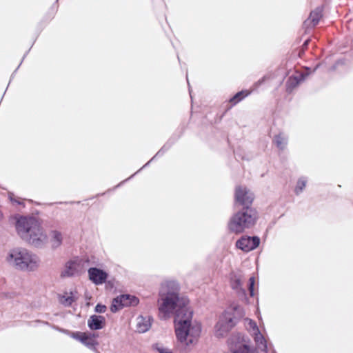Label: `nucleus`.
<instances>
[{
	"mask_svg": "<svg viewBox=\"0 0 353 353\" xmlns=\"http://www.w3.org/2000/svg\"><path fill=\"white\" fill-rule=\"evenodd\" d=\"M161 303L159 305V312L165 316H169L174 314V323L177 340L188 345L193 341H188V335L191 320L193 316V311L188 307V300L180 298L176 292H160Z\"/></svg>",
	"mask_w": 353,
	"mask_h": 353,
	"instance_id": "1",
	"label": "nucleus"
},
{
	"mask_svg": "<svg viewBox=\"0 0 353 353\" xmlns=\"http://www.w3.org/2000/svg\"><path fill=\"white\" fill-rule=\"evenodd\" d=\"M16 230L21 238L37 249H44L48 237L39 221L34 216H21L17 219Z\"/></svg>",
	"mask_w": 353,
	"mask_h": 353,
	"instance_id": "2",
	"label": "nucleus"
},
{
	"mask_svg": "<svg viewBox=\"0 0 353 353\" xmlns=\"http://www.w3.org/2000/svg\"><path fill=\"white\" fill-rule=\"evenodd\" d=\"M244 316V309L240 305L232 303L228 305L214 325L215 336L219 339L225 337Z\"/></svg>",
	"mask_w": 353,
	"mask_h": 353,
	"instance_id": "3",
	"label": "nucleus"
},
{
	"mask_svg": "<svg viewBox=\"0 0 353 353\" xmlns=\"http://www.w3.org/2000/svg\"><path fill=\"white\" fill-rule=\"evenodd\" d=\"M259 219L257 210L252 206L242 208L234 213L228 224V230L234 234L243 233L246 229L255 225Z\"/></svg>",
	"mask_w": 353,
	"mask_h": 353,
	"instance_id": "4",
	"label": "nucleus"
},
{
	"mask_svg": "<svg viewBox=\"0 0 353 353\" xmlns=\"http://www.w3.org/2000/svg\"><path fill=\"white\" fill-rule=\"evenodd\" d=\"M7 260L17 269L28 272L36 270L40 263L39 258L36 254L24 248L12 250Z\"/></svg>",
	"mask_w": 353,
	"mask_h": 353,
	"instance_id": "5",
	"label": "nucleus"
},
{
	"mask_svg": "<svg viewBox=\"0 0 353 353\" xmlns=\"http://www.w3.org/2000/svg\"><path fill=\"white\" fill-rule=\"evenodd\" d=\"M228 345L231 353H259L249 336L242 332H234L228 339Z\"/></svg>",
	"mask_w": 353,
	"mask_h": 353,
	"instance_id": "6",
	"label": "nucleus"
},
{
	"mask_svg": "<svg viewBox=\"0 0 353 353\" xmlns=\"http://www.w3.org/2000/svg\"><path fill=\"white\" fill-rule=\"evenodd\" d=\"M234 200L236 203L241 205L242 208L251 206L254 201V195L246 187L239 185L235 188Z\"/></svg>",
	"mask_w": 353,
	"mask_h": 353,
	"instance_id": "7",
	"label": "nucleus"
},
{
	"mask_svg": "<svg viewBox=\"0 0 353 353\" xmlns=\"http://www.w3.org/2000/svg\"><path fill=\"white\" fill-rule=\"evenodd\" d=\"M261 240L258 236H243L236 242V247L244 252H249L256 249Z\"/></svg>",
	"mask_w": 353,
	"mask_h": 353,
	"instance_id": "8",
	"label": "nucleus"
},
{
	"mask_svg": "<svg viewBox=\"0 0 353 353\" xmlns=\"http://www.w3.org/2000/svg\"><path fill=\"white\" fill-rule=\"evenodd\" d=\"M89 279L96 285L106 282L108 274L106 271L97 267H91L88 270Z\"/></svg>",
	"mask_w": 353,
	"mask_h": 353,
	"instance_id": "9",
	"label": "nucleus"
},
{
	"mask_svg": "<svg viewBox=\"0 0 353 353\" xmlns=\"http://www.w3.org/2000/svg\"><path fill=\"white\" fill-rule=\"evenodd\" d=\"M306 72H301L299 75H292L290 76L285 82V90L288 93H291L295 88H296L302 81H303L305 78L310 73V68L307 67Z\"/></svg>",
	"mask_w": 353,
	"mask_h": 353,
	"instance_id": "10",
	"label": "nucleus"
},
{
	"mask_svg": "<svg viewBox=\"0 0 353 353\" xmlns=\"http://www.w3.org/2000/svg\"><path fill=\"white\" fill-rule=\"evenodd\" d=\"M230 286L235 291L238 298L243 301L248 302V299L245 290L242 287L241 279L237 275L232 276L230 279Z\"/></svg>",
	"mask_w": 353,
	"mask_h": 353,
	"instance_id": "11",
	"label": "nucleus"
},
{
	"mask_svg": "<svg viewBox=\"0 0 353 353\" xmlns=\"http://www.w3.org/2000/svg\"><path fill=\"white\" fill-rule=\"evenodd\" d=\"M105 324V318L101 315L92 314L88 319V327L92 331L101 330Z\"/></svg>",
	"mask_w": 353,
	"mask_h": 353,
	"instance_id": "12",
	"label": "nucleus"
},
{
	"mask_svg": "<svg viewBox=\"0 0 353 353\" xmlns=\"http://www.w3.org/2000/svg\"><path fill=\"white\" fill-rule=\"evenodd\" d=\"M98 336L99 334L97 333L85 332L83 336L85 341L81 342V343L91 350H96L97 347L99 345V342L96 339Z\"/></svg>",
	"mask_w": 353,
	"mask_h": 353,
	"instance_id": "13",
	"label": "nucleus"
},
{
	"mask_svg": "<svg viewBox=\"0 0 353 353\" xmlns=\"http://www.w3.org/2000/svg\"><path fill=\"white\" fill-rule=\"evenodd\" d=\"M153 319L150 316H140L137 318V327L138 332L140 333H145L149 330L152 325Z\"/></svg>",
	"mask_w": 353,
	"mask_h": 353,
	"instance_id": "14",
	"label": "nucleus"
},
{
	"mask_svg": "<svg viewBox=\"0 0 353 353\" xmlns=\"http://www.w3.org/2000/svg\"><path fill=\"white\" fill-rule=\"evenodd\" d=\"M128 296L121 294L113 299L112 302L110 305V311L112 313H116L119 312L122 308L127 307V303L125 301V299H127Z\"/></svg>",
	"mask_w": 353,
	"mask_h": 353,
	"instance_id": "15",
	"label": "nucleus"
},
{
	"mask_svg": "<svg viewBox=\"0 0 353 353\" xmlns=\"http://www.w3.org/2000/svg\"><path fill=\"white\" fill-rule=\"evenodd\" d=\"M77 263L74 261H69L65 263V270L61 272V277H72L77 272Z\"/></svg>",
	"mask_w": 353,
	"mask_h": 353,
	"instance_id": "16",
	"label": "nucleus"
},
{
	"mask_svg": "<svg viewBox=\"0 0 353 353\" xmlns=\"http://www.w3.org/2000/svg\"><path fill=\"white\" fill-rule=\"evenodd\" d=\"M51 248L56 250L60 247L63 243V236L61 232L57 230H52L50 232Z\"/></svg>",
	"mask_w": 353,
	"mask_h": 353,
	"instance_id": "17",
	"label": "nucleus"
},
{
	"mask_svg": "<svg viewBox=\"0 0 353 353\" xmlns=\"http://www.w3.org/2000/svg\"><path fill=\"white\" fill-rule=\"evenodd\" d=\"M77 292H70V295H68V293L65 292L63 294H59V300L60 303H61L65 307H70L74 302L77 300V297L74 296Z\"/></svg>",
	"mask_w": 353,
	"mask_h": 353,
	"instance_id": "18",
	"label": "nucleus"
},
{
	"mask_svg": "<svg viewBox=\"0 0 353 353\" xmlns=\"http://www.w3.org/2000/svg\"><path fill=\"white\" fill-rule=\"evenodd\" d=\"M254 335V340L256 343V344L261 348V350L266 352H268V345L267 342L261 334L260 330H258L256 332L253 333Z\"/></svg>",
	"mask_w": 353,
	"mask_h": 353,
	"instance_id": "19",
	"label": "nucleus"
},
{
	"mask_svg": "<svg viewBox=\"0 0 353 353\" xmlns=\"http://www.w3.org/2000/svg\"><path fill=\"white\" fill-rule=\"evenodd\" d=\"M321 17L322 10L318 8L310 12L309 18L305 21V23L310 21L312 26L314 27L319 23Z\"/></svg>",
	"mask_w": 353,
	"mask_h": 353,
	"instance_id": "20",
	"label": "nucleus"
},
{
	"mask_svg": "<svg viewBox=\"0 0 353 353\" xmlns=\"http://www.w3.org/2000/svg\"><path fill=\"white\" fill-rule=\"evenodd\" d=\"M273 142L279 150H283L288 144V138L279 133L274 136Z\"/></svg>",
	"mask_w": 353,
	"mask_h": 353,
	"instance_id": "21",
	"label": "nucleus"
},
{
	"mask_svg": "<svg viewBox=\"0 0 353 353\" xmlns=\"http://www.w3.org/2000/svg\"><path fill=\"white\" fill-rule=\"evenodd\" d=\"M250 93V92L247 90L239 91L229 99V102L232 104V105H235L246 97H248Z\"/></svg>",
	"mask_w": 353,
	"mask_h": 353,
	"instance_id": "22",
	"label": "nucleus"
},
{
	"mask_svg": "<svg viewBox=\"0 0 353 353\" xmlns=\"http://www.w3.org/2000/svg\"><path fill=\"white\" fill-rule=\"evenodd\" d=\"M307 182V178L302 176L297 180L296 185L294 188L296 195H299L304 190Z\"/></svg>",
	"mask_w": 353,
	"mask_h": 353,
	"instance_id": "23",
	"label": "nucleus"
},
{
	"mask_svg": "<svg viewBox=\"0 0 353 353\" xmlns=\"http://www.w3.org/2000/svg\"><path fill=\"white\" fill-rule=\"evenodd\" d=\"M201 323H196L194 325H192V323H190V326L189 328V332L188 336H191L193 337H198L199 336L201 332Z\"/></svg>",
	"mask_w": 353,
	"mask_h": 353,
	"instance_id": "24",
	"label": "nucleus"
},
{
	"mask_svg": "<svg viewBox=\"0 0 353 353\" xmlns=\"http://www.w3.org/2000/svg\"><path fill=\"white\" fill-rule=\"evenodd\" d=\"M167 292H176L179 293L180 289L179 284L176 281L172 280L166 282Z\"/></svg>",
	"mask_w": 353,
	"mask_h": 353,
	"instance_id": "25",
	"label": "nucleus"
},
{
	"mask_svg": "<svg viewBox=\"0 0 353 353\" xmlns=\"http://www.w3.org/2000/svg\"><path fill=\"white\" fill-rule=\"evenodd\" d=\"M183 134V130L179 131V132H174L172 136L168 139V140L165 142L168 144L171 148L175 144L178 140L181 138Z\"/></svg>",
	"mask_w": 353,
	"mask_h": 353,
	"instance_id": "26",
	"label": "nucleus"
},
{
	"mask_svg": "<svg viewBox=\"0 0 353 353\" xmlns=\"http://www.w3.org/2000/svg\"><path fill=\"white\" fill-rule=\"evenodd\" d=\"M152 350L157 351L159 353H173L171 350L164 347L161 343H154L152 346Z\"/></svg>",
	"mask_w": 353,
	"mask_h": 353,
	"instance_id": "27",
	"label": "nucleus"
},
{
	"mask_svg": "<svg viewBox=\"0 0 353 353\" xmlns=\"http://www.w3.org/2000/svg\"><path fill=\"white\" fill-rule=\"evenodd\" d=\"M84 334H85V332H80V331L71 332L70 331L69 336H70L71 338L81 343L85 341V338L83 337Z\"/></svg>",
	"mask_w": 353,
	"mask_h": 353,
	"instance_id": "28",
	"label": "nucleus"
},
{
	"mask_svg": "<svg viewBox=\"0 0 353 353\" xmlns=\"http://www.w3.org/2000/svg\"><path fill=\"white\" fill-rule=\"evenodd\" d=\"M128 296L127 299H125V303H127V307L128 306H135L137 305L139 303V300L135 296H132L130 294H125Z\"/></svg>",
	"mask_w": 353,
	"mask_h": 353,
	"instance_id": "29",
	"label": "nucleus"
},
{
	"mask_svg": "<svg viewBox=\"0 0 353 353\" xmlns=\"http://www.w3.org/2000/svg\"><path fill=\"white\" fill-rule=\"evenodd\" d=\"M154 161V158H152L149 161H148L145 165H143V167H141L139 170H137L135 173H134L133 174H132L130 177H128V179L123 180V181H121L120 183H119L115 188H118L119 186H121L122 184H123L125 182L130 180L131 179H132L134 177V176L135 174H137L138 172H139L141 170H143V168L148 167L150 163Z\"/></svg>",
	"mask_w": 353,
	"mask_h": 353,
	"instance_id": "30",
	"label": "nucleus"
},
{
	"mask_svg": "<svg viewBox=\"0 0 353 353\" xmlns=\"http://www.w3.org/2000/svg\"><path fill=\"white\" fill-rule=\"evenodd\" d=\"M254 285H255V278H254V276H251L249 279V283H248V290H249L250 296H254Z\"/></svg>",
	"mask_w": 353,
	"mask_h": 353,
	"instance_id": "31",
	"label": "nucleus"
},
{
	"mask_svg": "<svg viewBox=\"0 0 353 353\" xmlns=\"http://www.w3.org/2000/svg\"><path fill=\"white\" fill-rule=\"evenodd\" d=\"M106 310V306L102 303H97L94 307V312L99 314L105 313Z\"/></svg>",
	"mask_w": 353,
	"mask_h": 353,
	"instance_id": "32",
	"label": "nucleus"
},
{
	"mask_svg": "<svg viewBox=\"0 0 353 353\" xmlns=\"http://www.w3.org/2000/svg\"><path fill=\"white\" fill-rule=\"evenodd\" d=\"M248 325H249L251 329H252L253 333L256 332L258 330H260L256 323L252 319H249Z\"/></svg>",
	"mask_w": 353,
	"mask_h": 353,
	"instance_id": "33",
	"label": "nucleus"
},
{
	"mask_svg": "<svg viewBox=\"0 0 353 353\" xmlns=\"http://www.w3.org/2000/svg\"><path fill=\"white\" fill-rule=\"evenodd\" d=\"M53 328L55 329L56 330L63 333V334H65L68 335V336L70 335V330H69L61 328V327H59L56 326V325H54Z\"/></svg>",
	"mask_w": 353,
	"mask_h": 353,
	"instance_id": "34",
	"label": "nucleus"
},
{
	"mask_svg": "<svg viewBox=\"0 0 353 353\" xmlns=\"http://www.w3.org/2000/svg\"><path fill=\"white\" fill-rule=\"evenodd\" d=\"M30 50V49H29L23 55V58H22V60L21 61V63H19V65H18V67L16 68V70L13 72V73L11 74V77H10V81L12 80V78H14V76L15 74V73L17 72V70L19 69V68L20 67V65H21L23 61L24 60L25 57L27 56L28 53L29 52V51Z\"/></svg>",
	"mask_w": 353,
	"mask_h": 353,
	"instance_id": "35",
	"label": "nucleus"
},
{
	"mask_svg": "<svg viewBox=\"0 0 353 353\" xmlns=\"http://www.w3.org/2000/svg\"><path fill=\"white\" fill-rule=\"evenodd\" d=\"M171 147L167 144L166 143L160 148L161 152L165 154L167 151H168Z\"/></svg>",
	"mask_w": 353,
	"mask_h": 353,
	"instance_id": "36",
	"label": "nucleus"
},
{
	"mask_svg": "<svg viewBox=\"0 0 353 353\" xmlns=\"http://www.w3.org/2000/svg\"><path fill=\"white\" fill-rule=\"evenodd\" d=\"M171 147L167 144L166 143L160 148L161 152L165 154L167 151H168Z\"/></svg>",
	"mask_w": 353,
	"mask_h": 353,
	"instance_id": "37",
	"label": "nucleus"
},
{
	"mask_svg": "<svg viewBox=\"0 0 353 353\" xmlns=\"http://www.w3.org/2000/svg\"><path fill=\"white\" fill-rule=\"evenodd\" d=\"M171 147L167 144L166 143L160 148L161 152L165 154L167 151H168Z\"/></svg>",
	"mask_w": 353,
	"mask_h": 353,
	"instance_id": "38",
	"label": "nucleus"
},
{
	"mask_svg": "<svg viewBox=\"0 0 353 353\" xmlns=\"http://www.w3.org/2000/svg\"><path fill=\"white\" fill-rule=\"evenodd\" d=\"M266 79H267V77L266 76H263L262 78H261L259 80H258L255 83V85L256 87L260 86L261 85H262L265 81Z\"/></svg>",
	"mask_w": 353,
	"mask_h": 353,
	"instance_id": "39",
	"label": "nucleus"
},
{
	"mask_svg": "<svg viewBox=\"0 0 353 353\" xmlns=\"http://www.w3.org/2000/svg\"><path fill=\"white\" fill-rule=\"evenodd\" d=\"M57 1H58V0H56V2L52 5V6L51 8V11L53 13H54L57 10V8H58Z\"/></svg>",
	"mask_w": 353,
	"mask_h": 353,
	"instance_id": "40",
	"label": "nucleus"
},
{
	"mask_svg": "<svg viewBox=\"0 0 353 353\" xmlns=\"http://www.w3.org/2000/svg\"><path fill=\"white\" fill-rule=\"evenodd\" d=\"M310 39H306V40L303 42V46H302L303 48V49H307V46H308V45H309V43H310Z\"/></svg>",
	"mask_w": 353,
	"mask_h": 353,
	"instance_id": "41",
	"label": "nucleus"
},
{
	"mask_svg": "<svg viewBox=\"0 0 353 353\" xmlns=\"http://www.w3.org/2000/svg\"><path fill=\"white\" fill-rule=\"evenodd\" d=\"M163 154H163L162 152H161V150H159V151L156 153V154H155L152 158H154V159H156V158H157V157H161V156H163Z\"/></svg>",
	"mask_w": 353,
	"mask_h": 353,
	"instance_id": "42",
	"label": "nucleus"
},
{
	"mask_svg": "<svg viewBox=\"0 0 353 353\" xmlns=\"http://www.w3.org/2000/svg\"><path fill=\"white\" fill-rule=\"evenodd\" d=\"M163 154H163L162 152H161V150H159V151L156 153V154H155L152 158H154V159H156V158H157V157H161V156H163Z\"/></svg>",
	"mask_w": 353,
	"mask_h": 353,
	"instance_id": "43",
	"label": "nucleus"
},
{
	"mask_svg": "<svg viewBox=\"0 0 353 353\" xmlns=\"http://www.w3.org/2000/svg\"><path fill=\"white\" fill-rule=\"evenodd\" d=\"M319 65H316L315 66V68H314L313 72H315L317 70V68H319Z\"/></svg>",
	"mask_w": 353,
	"mask_h": 353,
	"instance_id": "44",
	"label": "nucleus"
},
{
	"mask_svg": "<svg viewBox=\"0 0 353 353\" xmlns=\"http://www.w3.org/2000/svg\"><path fill=\"white\" fill-rule=\"evenodd\" d=\"M16 203H17L19 205H20L21 203L19 201H14Z\"/></svg>",
	"mask_w": 353,
	"mask_h": 353,
	"instance_id": "45",
	"label": "nucleus"
},
{
	"mask_svg": "<svg viewBox=\"0 0 353 353\" xmlns=\"http://www.w3.org/2000/svg\"><path fill=\"white\" fill-rule=\"evenodd\" d=\"M2 216V214L0 212V219L1 218Z\"/></svg>",
	"mask_w": 353,
	"mask_h": 353,
	"instance_id": "46",
	"label": "nucleus"
},
{
	"mask_svg": "<svg viewBox=\"0 0 353 353\" xmlns=\"http://www.w3.org/2000/svg\"><path fill=\"white\" fill-rule=\"evenodd\" d=\"M4 94H6V92H3V94H2V97H4Z\"/></svg>",
	"mask_w": 353,
	"mask_h": 353,
	"instance_id": "47",
	"label": "nucleus"
},
{
	"mask_svg": "<svg viewBox=\"0 0 353 353\" xmlns=\"http://www.w3.org/2000/svg\"><path fill=\"white\" fill-rule=\"evenodd\" d=\"M4 94H6V92H3V94H2V97H4Z\"/></svg>",
	"mask_w": 353,
	"mask_h": 353,
	"instance_id": "48",
	"label": "nucleus"
}]
</instances>
